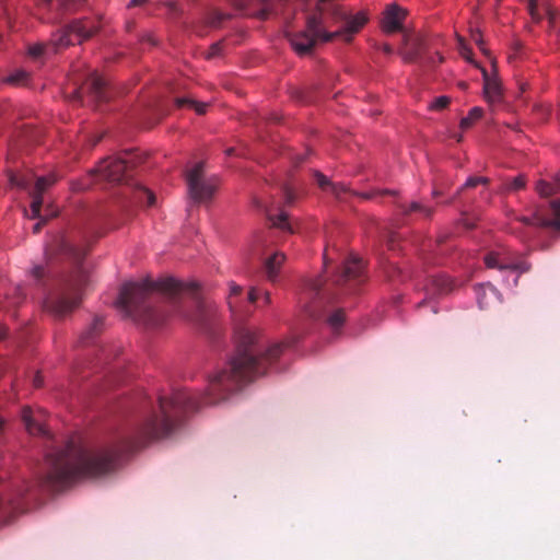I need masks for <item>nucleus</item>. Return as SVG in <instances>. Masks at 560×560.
<instances>
[{"mask_svg": "<svg viewBox=\"0 0 560 560\" xmlns=\"http://www.w3.org/2000/svg\"><path fill=\"white\" fill-rule=\"evenodd\" d=\"M483 75V93L489 103H497L501 98L500 83L495 79H491L486 69H482Z\"/></svg>", "mask_w": 560, "mask_h": 560, "instance_id": "obj_16", "label": "nucleus"}, {"mask_svg": "<svg viewBox=\"0 0 560 560\" xmlns=\"http://www.w3.org/2000/svg\"><path fill=\"white\" fill-rule=\"evenodd\" d=\"M235 350L225 366L209 377L206 393L175 389L170 397L159 395L155 402L145 398L132 430L114 444L100 448L71 438L61 445L47 446L39 468L37 486L57 490L84 478L115 469L121 459L147 442L166 436L183 412L197 410L202 404L223 400L229 394L267 373L283 350L282 343H268L260 332L238 327Z\"/></svg>", "mask_w": 560, "mask_h": 560, "instance_id": "obj_1", "label": "nucleus"}, {"mask_svg": "<svg viewBox=\"0 0 560 560\" xmlns=\"http://www.w3.org/2000/svg\"><path fill=\"white\" fill-rule=\"evenodd\" d=\"M203 166L202 162H198L186 174L189 196L196 202L210 200L219 185L218 177L205 176Z\"/></svg>", "mask_w": 560, "mask_h": 560, "instance_id": "obj_7", "label": "nucleus"}, {"mask_svg": "<svg viewBox=\"0 0 560 560\" xmlns=\"http://www.w3.org/2000/svg\"><path fill=\"white\" fill-rule=\"evenodd\" d=\"M425 305V301L419 303V307H423Z\"/></svg>", "mask_w": 560, "mask_h": 560, "instance_id": "obj_58", "label": "nucleus"}, {"mask_svg": "<svg viewBox=\"0 0 560 560\" xmlns=\"http://www.w3.org/2000/svg\"><path fill=\"white\" fill-rule=\"evenodd\" d=\"M438 195H440V191H439V190H436V189H434V190H433V196H438Z\"/></svg>", "mask_w": 560, "mask_h": 560, "instance_id": "obj_57", "label": "nucleus"}, {"mask_svg": "<svg viewBox=\"0 0 560 560\" xmlns=\"http://www.w3.org/2000/svg\"><path fill=\"white\" fill-rule=\"evenodd\" d=\"M525 177L523 175H518L512 180H509L504 184L503 190L504 191H514L520 190L525 187Z\"/></svg>", "mask_w": 560, "mask_h": 560, "instance_id": "obj_31", "label": "nucleus"}, {"mask_svg": "<svg viewBox=\"0 0 560 560\" xmlns=\"http://www.w3.org/2000/svg\"><path fill=\"white\" fill-rule=\"evenodd\" d=\"M97 31V26L90 20H75L63 30L52 34L49 43H36L28 46L27 52L33 58L56 54L75 43H82Z\"/></svg>", "mask_w": 560, "mask_h": 560, "instance_id": "obj_4", "label": "nucleus"}, {"mask_svg": "<svg viewBox=\"0 0 560 560\" xmlns=\"http://www.w3.org/2000/svg\"><path fill=\"white\" fill-rule=\"evenodd\" d=\"M27 73L24 70H16L7 78V82L11 84H22L25 82Z\"/></svg>", "mask_w": 560, "mask_h": 560, "instance_id": "obj_36", "label": "nucleus"}, {"mask_svg": "<svg viewBox=\"0 0 560 560\" xmlns=\"http://www.w3.org/2000/svg\"><path fill=\"white\" fill-rule=\"evenodd\" d=\"M404 211H405V213L419 212V213H421L425 218H430L432 215V212H433L432 208H430L428 206H424V205H422L420 202H417V201L410 202L408 208H406Z\"/></svg>", "mask_w": 560, "mask_h": 560, "instance_id": "obj_29", "label": "nucleus"}, {"mask_svg": "<svg viewBox=\"0 0 560 560\" xmlns=\"http://www.w3.org/2000/svg\"><path fill=\"white\" fill-rule=\"evenodd\" d=\"M103 326V317L96 316L92 324L80 336V342L83 345L89 343L98 334Z\"/></svg>", "mask_w": 560, "mask_h": 560, "instance_id": "obj_21", "label": "nucleus"}, {"mask_svg": "<svg viewBox=\"0 0 560 560\" xmlns=\"http://www.w3.org/2000/svg\"><path fill=\"white\" fill-rule=\"evenodd\" d=\"M284 259L285 256L283 253L276 252L265 260V272L270 281H275L277 279L280 267L282 266Z\"/></svg>", "mask_w": 560, "mask_h": 560, "instance_id": "obj_18", "label": "nucleus"}, {"mask_svg": "<svg viewBox=\"0 0 560 560\" xmlns=\"http://www.w3.org/2000/svg\"><path fill=\"white\" fill-rule=\"evenodd\" d=\"M382 194H392V191L390 190H371V191L361 194V196L365 199H372Z\"/></svg>", "mask_w": 560, "mask_h": 560, "instance_id": "obj_40", "label": "nucleus"}, {"mask_svg": "<svg viewBox=\"0 0 560 560\" xmlns=\"http://www.w3.org/2000/svg\"><path fill=\"white\" fill-rule=\"evenodd\" d=\"M220 52H221V45H220V43H215L210 47V49L207 54V58H213L215 56H219Z\"/></svg>", "mask_w": 560, "mask_h": 560, "instance_id": "obj_41", "label": "nucleus"}, {"mask_svg": "<svg viewBox=\"0 0 560 560\" xmlns=\"http://www.w3.org/2000/svg\"><path fill=\"white\" fill-rule=\"evenodd\" d=\"M242 293V287L238 284H235L234 282L230 283V294L228 298V304L232 312H234V308L236 307V302L234 301V298L238 296Z\"/></svg>", "mask_w": 560, "mask_h": 560, "instance_id": "obj_34", "label": "nucleus"}, {"mask_svg": "<svg viewBox=\"0 0 560 560\" xmlns=\"http://www.w3.org/2000/svg\"><path fill=\"white\" fill-rule=\"evenodd\" d=\"M88 253L85 245L71 244L62 234L54 236L46 247V255H61L72 265L71 273L65 279L60 292L48 296L45 308L57 317H62L74 310L82 296V290L88 284L89 275L83 266Z\"/></svg>", "mask_w": 560, "mask_h": 560, "instance_id": "obj_3", "label": "nucleus"}, {"mask_svg": "<svg viewBox=\"0 0 560 560\" xmlns=\"http://www.w3.org/2000/svg\"><path fill=\"white\" fill-rule=\"evenodd\" d=\"M314 290H315V298L312 301V303L306 306L305 312L307 313V315L310 317H312L314 319H318L323 315L320 307L323 306V304L326 302V300L328 298L317 287Z\"/></svg>", "mask_w": 560, "mask_h": 560, "instance_id": "obj_19", "label": "nucleus"}, {"mask_svg": "<svg viewBox=\"0 0 560 560\" xmlns=\"http://www.w3.org/2000/svg\"><path fill=\"white\" fill-rule=\"evenodd\" d=\"M136 194H137L136 198H137L138 202L144 203L148 207L154 206L155 196L151 190H149L144 187H139L137 189Z\"/></svg>", "mask_w": 560, "mask_h": 560, "instance_id": "obj_27", "label": "nucleus"}, {"mask_svg": "<svg viewBox=\"0 0 560 560\" xmlns=\"http://www.w3.org/2000/svg\"><path fill=\"white\" fill-rule=\"evenodd\" d=\"M260 291L256 288H252L248 292L249 302H256L259 298Z\"/></svg>", "mask_w": 560, "mask_h": 560, "instance_id": "obj_42", "label": "nucleus"}, {"mask_svg": "<svg viewBox=\"0 0 560 560\" xmlns=\"http://www.w3.org/2000/svg\"><path fill=\"white\" fill-rule=\"evenodd\" d=\"M84 0H43L38 7L45 22H57L62 12H72L83 5Z\"/></svg>", "mask_w": 560, "mask_h": 560, "instance_id": "obj_11", "label": "nucleus"}, {"mask_svg": "<svg viewBox=\"0 0 560 560\" xmlns=\"http://www.w3.org/2000/svg\"><path fill=\"white\" fill-rule=\"evenodd\" d=\"M22 419L24 421L25 428L30 434L33 435H43L51 439V435L46 428L45 424H43L39 420L35 419L33 416V412L30 408H25L22 413Z\"/></svg>", "mask_w": 560, "mask_h": 560, "instance_id": "obj_15", "label": "nucleus"}, {"mask_svg": "<svg viewBox=\"0 0 560 560\" xmlns=\"http://www.w3.org/2000/svg\"><path fill=\"white\" fill-rule=\"evenodd\" d=\"M304 160V156L298 155L296 156V163H301Z\"/></svg>", "mask_w": 560, "mask_h": 560, "instance_id": "obj_52", "label": "nucleus"}, {"mask_svg": "<svg viewBox=\"0 0 560 560\" xmlns=\"http://www.w3.org/2000/svg\"><path fill=\"white\" fill-rule=\"evenodd\" d=\"M230 19V14L223 13L221 11L214 10L209 14L208 23L212 27H218L223 21Z\"/></svg>", "mask_w": 560, "mask_h": 560, "instance_id": "obj_32", "label": "nucleus"}, {"mask_svg": "<svg viewBox=\"0 0 560 560\" xmlns=\"http://www.w3.org/2000/svg\"><path fill=\"white\" fill-rule=\"evenodd\" d=\"M0 497V518H7L14 514L22 513V506L16 503L4 488Z\"/></svg>", "mask_w": 560, "mask_h": 560, "instance_id": "obj_17", "label": "nucleus"}, {"mask_svg": "<svg viewBox=\"0 0 560 560\" xmlns=\"http://www.w3.org/2000/svg\"><path fill=\"white\" fill-rule=\"evenodd\" d=\"M472 40L477 44V46L480 48V50L485 54H487V50L485 48V43L482 40V36L479 32H472L471 33Z\"/></svg>", "mask_w": 560, "mask_h": 560, "instance_id": "obj_39", "label": "nucleus"}, {"mask_svg": "<svg viewBox=\"0 0 560 560\" xmlns=\"http://www.w3.org/2000/svg\"><path fill=\"white\" fill-rule=\"evenodd\" d=\"M115 306L126 317L148 327H159L170 316L206 324V305L198 284L173 277L125 283Z\"/></svg>", "mask_w": 560, "mask_h": 560, "instance_id": "obj_2", "label": "nucleus"}, {"mask_svg": "<svg viewBox=\"0 0 560 560\" xmlns=\"http://www.w3.org/2000/svg\"><path fill=\"white\" fill-rule=\"evenodd\" d=\"M145 1L147 0H130V2L128 3V8H133V7H137V5H141Z\"/></svg>", "mask_w": 560, "mask_h": 560, "instance_id": "obj_45", "label": "nucleus"}, {"mask_svg": "<svg viewBox=\"0 0 560 560\" xmlns=\"http://www.w3.org/2000/svg\"><path fill=\"white\" fill-rule=\"evenodd\" d=\"M480 290H482V287H478L476 292H477V295H478V303H479V306H480V307H483V303H482V300H481V298H480V293H479V291H480Z\"/></svg>", "mask_w": 560, "mask_h": 560, "instance_id": "obj_51", "label": "nucleus"}, {"mask_svg": "<svg viewBox=\"0 0 560 560\" xmlns=\"http://www.w3.org/2000/svg\"><path fill=\"white\" fill-rule=\"evenodd\" d=\"M132 165L131 154L125 153V156L104 159L95 172L105 180L121 183L127 178V173Z\"/></svg>", "mask_w": 560, "mask_h": 560, "instance_id": "obj_9", "label": "nucleus"}, {"mask_svg": "<svg viewBox=\"0 0 560 560\" xmlns=\"http://www.w3.org/2000/svg\"><path fill=\"white\" fill-rule=\"evenodd\" d=\"M32 272L36 279H39L40 277H43L45 269L42 266H36Z\"/></svg>", "mask_w": 560, "mask_h": 560, "instance_id": "obj_43", "label": "nucleus"}, {"mask_svg": "<svg viewBox=\"0 0 560 560\" xmlns=\"http://www.w3.org/2000/svg\"><path fill=\"white\" fill-rule=\"evenodd\" d=\"M451 102V98L448 96H445V95H441L436 98H434L430 105H429V109L431 110H442L444 109Z\"/></svg>", "mask_w": 560, "mask_h": 560, "instance_id": "obj_35", "label": "nucleus"}, {"mask_svg": "<svg viewBox=\"0 0 560 560\" xmlns=\"http://www.w3.org/2000/svg\"><path fill=\"white\" fill-rule=\"evenodd\" d=\"M24 296L25 293L22 287L16 285L12 288V294L5 295V299L8 300V305H4L3 307L19 305L23 301Z\"/></svg>", "mask_w": 560, "mask_h": 560, "instance_id": "obj_28", "label": "nucleus"}, {"mask_svg": "<svg viewBox=\"0 0 560 560\" xmlns=\"http://www.w3.org/2000/svg\"><path fill=\"white\" fill-rule=\"evenodd\" d=\"M458 49H459L460 56L464 59H466L468 62H470V63L475 65L476 67H478V65L475 62V60L471 57L470 48L467 47V45L462 39L459 40Z\"/></svg>", "mask_w": 560, "mask_h": 560, "instance_id": "obj_37", "label": "nucleus"}, {"mask_svg": "<svg viewBox=\"0 0 560 560\" xmlns=\"http://www.w3.org/2000/svg\"><path fill=\"white\" fill-rule=\"evenodd\" d=\"M9 180L12 186H16V187L26 189L30 187L32 178L27 177V176H20L16 174H11L9 177Z\"/></svg>", "mask_w": 560, "mask_h": 560, "instance_id": "obj_33", "label": "nucleus"}, {"mask_svg": "<svg viewBox=\"0 0 560 560\" xmlns=\"http://www.w3.org/2000/svg\"><path fill=\"white\" fill-rule=\"evenodd\" d=\"M436 58H438V61H439V62H442V61H443V57H442L440 54H438V52H436Z\"/></svg>", "mask_w": 560, "mask_h": 560, "instance_id": "obj_53", "label": "nucleus"}, {"mask_svg": "<svg viewBox=\"0 0 560 560\" xmlns=\"http://www.w3.org/2000/svg\"><path fill=\"white\" fill-rule=\"evenodd\" d=\"M483 262L489 269H497L502 273L513 275L512 285H516L520 276L530 269V265L525 259L503 245L489 250L483 257Z\"/></svg>", "mask_w": 560, "mask_h": 560, "instance_id": "obj_6", "label": "nucleus"}, {"mask_svg": "<svg viewBox=\"0 0 560 560\" xmlns=\"http://www.w3.org/2000/svg\"><path fill=\"white\" fill-rule=\"evenodd\" d=\"M148 40L151 43V44H155V42L152 39L151 36H148Z\"/></svg>", "mask_w": 560, "mask_h": 560, "instance_id": "obj_56", "label": "nucleus"}, {"mask_svg": "<svg viewBox=\"0 0 560 560\" xmlns=\"http://www.w3.org/2000/svg\"><path fill=\"white\" fill-rule=\"evenodd\" d=\"M88 93L95 102H104L107 100V83L105 79L97 72H91L86 78L83 86L73 92V100H82L83 93Z\"/></svg>", "mask_w": 560, "mask_h": 560, "instance_id": "obj_12", "label": "nucleus"}, {"mask_svg": "<svg viewBox=\"0 0 560 560\" xmlns=\"http://www.w3.org/2000/svg\"><path fill=\"white\" fill-rule=\"evenodd\" d=\"M233 152H234V149H232V148L226 150V154H229V155H231Z\"/></svg>", "mask_w": 560, "mask_h": 560, "instance_id": "obj_55", "label": "nucleus"}, {"mask_svg": "<svg viewBox=\"0 0 560 560\" xmlns=\"http://www.w3.org/2000/svg\"><path fill=\"white\" fill-rule=\"evenodd\" d=\"M262 299H264L265 304H269V303H270V301H271V300H270V294H269V292H267V291H266V292H264V293H262Z\"/></svg>", "mask_w": 560, "mask_h": 560, "instance_id": "obj_48", "label": "nucleus"}, {"mask_svg": "<svg viewBox=\"0 0 560 560\" xmlns=\"http://www.w3.org/2000/svg\"><path fill=\"white\" fill-rule=\"evenodd\" d=\"M34 387H40L43 385V377L39 373H37L33 378Z\"/></svg>", "mask_w": 560, "mask_h": 560, "instance_id": "obj_44", "label": "nucleus"}, {"mask_svg": "<svg viewBox=\"0 0 560 560\" xmlns=\"http://www.w3.org/2000/svg\"><path fill=\"white\" fill-rule=\"evenodd\" d=\"M364 266L357 256H350L342 265L340 272L336 278L338 285H349V291L354 290L364 281Z\"/></svg>", "mask_w": 560, "mask_h": 560, "instance_id": "obj_10", "label": "nucleus"}, {"mask_svg": "<svg viewBox=\"0 0 560 560\" xmlns=\"http://www.w3.org/2000/svg\"><path fill=\"white\" fill-rule=\"evenodd\" d=\"M7 336V329L3 326H0V341L3 340Z\"/></svg>", "mask_w": 560, "mask_h": 560, "instance_id": "obj_49", "label": "nucleus"}, {"mask_svg": "<svg viewBox=\"0 0 560 560\" xmlns=\"http://www.w3.org/2000/svg\"><path fill=\"white\" fill-rule=\"evenodd\" d=\"M285 200L288 203H291L294 200V195L291 190H285Z\"/></svg>", "mask_w": 560, "mask_h": 560, "instance_id": "obj_46", "label": "nucleus"}, {"mask_svg": "<svg viewBox=\"0 0 560 560\" xmlns=\"http://www.w3.org/2000/svg\"><path fill=\"white\" fill-rule=\"evenodd\" d=\"M176 105L178 107H189L194 109L197 114L202 115L206 113L208 104L197 102L190 97H178L176 98Z\"/></svg>", "mask_w": 560, "mask_h": 560, "instance_id": "obj_24", "label": "nucleus"}, {"mask_svg": "<svg viewBox=\"0 0 560 560\" xmlns=\"http://www.w3.org/2000/svg\"><path fill=\"white\" fill-rule=\"evenodd\" d=\"M315 179L317 182V185L322 188V189H330L337 197L340 196L341 192L346 191V187L342 186V185H336V184H331L328 178L319 173V172H316L315 173Z\"/></svg>", "mask_w": 560, "mask_h": 560, "instance_id": "obj_23", "label": "nucleus"}, {"mask_svg": "<svg viewBox=\"0 0 560 560\" xmlns=\"http://www.w3.org/2000/svg\"><path fill=\"white\" fill-rule=\"evenodd\" d=\"M536 191L541 197H557L550 200L548 206H538L532 215H522L517 220L525 225L551 228L560 231V176L556 177L552 183L544 179L538 180Z\"/></svg>", "mask_w": 560, "mask_h": 560, "instance_id": "obj_5", "label": "nucleus"}, {"mask_svg": "<svg viewBox=\"0 0 560 560\" xmlns=\"http://www.w3.org/2000/svg\"><path fill=\"white\" fill-rule=\"evenodd\" d=\"M431 284L433 287L431 289L432 293L444 294L453 289V280L445 275L434 276L431 280Z\"/></svg>", "mask_w": 560, "mask_h": 560, "instance_id": "obj_20", "label": "nucleus"}, {"mask_svg": "<svg viewBox=\"0 0 560 560\" xmlns=\"http://www.w3.org/2000/svg\"><path fill=\"white\" fill-rule=\"evenodd\" d=\"M417 58V54H407L405 60L413 61Z\"/></svg>", "mask_w": 560, "mask_h": 560, "instance_id": "obj_50", "label": "nucleus"}, {"mask_svg": "<svg viewBox=\"0 0 560 560\" xmlns=\"http://www.w3.org/2000/svg\"><path fill=\"white\" fill-rule=\"evenodd\" d=\"M406 16V11L397 4L389 5L383 18V30L386 33H394L401 28L402 20Z\"/></svg>", "mask_w": 560, "mask_h": 560, "instance_id": "obj_14", "label": "nucleus"}, {"mask_svg": "<svg viewBox=\"0 0 560 560\" xmlns=\"http://www.w3.org/2000/svg\"><path fill=\"white\" fill-rule=\"evenodd\" d=\"M57 182V178L54 174H49L47 176H39L36 178L35 186L31 191L32 202H31V218H39L42 205H43V192L54 185Z\"/></svg>", "mask_w": 560, "mask_h": 560, "instance_id": "obj_13", "label": "nucleus"}, {"mask_svg": "<svg viewBox=\"0 0 560 560\" xmlns=\"http://www.w3.org/2000/svg\"><path fill=\"white\" fill-rule=\"evenodd\" d=\"M322 3L320 5H323ZM323 12L327 11L335 22H340L343 26L337 30L336 37H342L345 40H350L352 35L357 33L368 21L363 12L354 15L347 13L341 7L337 4H329L327 8L322 7Z\"/></svg>", "mask_w": 560, "mask_h": 560, "instance_id": "obj_8", "label": "nucleus"}, {"mask_svg": "<svg viewBox=\"0 0 560 560\" xmlns=\"http://www.w3.org/2000/svg\"><path fill=\"white\" fill-rule=\"evenodd\" d=\"M269 220L271 221L272 225L276 228H279L281 230L292 232L291 225L288 220V214L285 211L281 210L277 214H268Z\"/></svg>", "mask_w": 560, "mask_h": 560, "instance_id": "obj_26", "label": "nucleus"}, {"mask_svg": "<svg viewBox=\"0 0 560 560\" xmlns=\"http://www.w3.org/2000/svg\"><path fill=\"white\" fill-rule=\"evenodd\" d=\"M327 323L329 327L337 331L345 323V314L342 310H338L335 313H332L328 318Z\"/></svg>", "mask_w": 560, "mask_h": 560, "instance_id": "obj_30", "label": "nucleus"}, {"mask_svg": "<svg viewBox=\"0 0 560 560\" xmlns=\"http://www.w3.org/2000/svg\"><path fill=\"white\" fill-rule=\"evenodd\" d=\"M31 488H34V485H30V483H26V482H23L22 485H19V486H5V489L8 490L9 494L13 498V500L19 503L22 509L24 510V505H23V498L25 495L26 492H28L31 490Z\"/></svg>", "mask_w": 560, "mask_h": 560, "instance_id": "obj_22", "label": "nucleus"}, {"mask_svg": "<svg viewBox=\"0 0 560 560\" xmlns=\"http://www.w3.org/2000/svg\"><path fill=\"white\" fill-rule=\"evenodd\" d=\"M45 220H40L38 221L34 226H33V231L34 233H38L40 231V228L42 225L44 224Z\"/></svg>", "mask_w": 560, "mask_h": 560, "instance_id": "obj_47", "label": "nucleus"}, {"mask_svg": "<svg viewBox=\"0 0 560 560\" xmlns=\"http://www.w3.org/2000/svg\"><path fill=\"white\" fill-rule=\"evenodd\" d=\"M384 50H385L386 52H388V54H389V52L392 51V48H390L389 46H387V45H386V46H385V48H384Z\"/></svg>", "mask_w": 560, "mask_h": 560, "instance_id": "obj_54", "label": "nucleus"}, {"mask_svg": "<svg viewBox=\"0 0 560 560\" xmlns=\"http://www.w3.org/2000/svg\"><path fill=\"white\" fill-rule=\"evenodd\" d=\"M488 182H489V179L487 177H482V176L469 177V178H467V180L465 182L463 187H475L479 184H487Z\"/></svg>", "mask_w": 560, "mask_h": 560, "instance_id": "obj_38", "label": "nucleus"}, {"mask_svg": "<svg viewBox=\"0 0 560 560\" xmlns=\"http://www.w3.org/2000/svg\"><path fill=\"white\" fill-rule=\"evenodd\" d=\"M482 114H483L482 108L472 107L469 110L468 115L460 119V124H459L460 129H463V130L469 129L477 120H479L481 118Z\"/></svg>", "mask_w": 560, "mask_h": 560, "instance_id": "obj_25", "label": "nucleus"}]
</instances>
